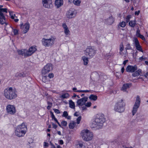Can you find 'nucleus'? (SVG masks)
I'll return each instance as SVG.
<instances>
[{"instance_id":"f257e3e1","label":"nucleus","mask_w":148,"mask_h":148,"mask_svg":"<svg viewBox=\"0 0 148 148\" xmlns=\"http://www.w3.org/2000/svg\"><path fill=\"white\" fill-rule=\"evenodd\" d=\"M105 121V119L103 115L100 114H97L92 121L90 127L95 130L99 129L102 127L103 123Z\"/></svg>"},{"instance_id":"f03ea898","label":"nucleus","mask_w":148,"mask_h":148,"mask_svg":"<svg viewBox=\"0 0 148 148\" xmlns=\"http://www.w3.org/2000/svg\"><path fill=\"white\" fill-rule=\"evenodd\" d=\"M4 95L7 99L12 100L16 98L17 96L16 92L13 90L12 88H8L4 90Z\"/></svg>"},{"instance_id":"7ed1b4c3","label":"nucleus","mask_w":148,"mask_h":148,"mask_svg":"<svg viewBox=\"0 0 148 148\" xmlns=\"http://www.w3.org/2000/svg\"><path fill=\"white\" fill-rule=\"evenodd\" d=\"M81 134L83 139L86 141H88L91 140L93 137L92 133L88 130H82Z\"/></svg>"},{"instance_id":"20e7f679","label":"nucleus","mask_w":148,"mask_h":148,"mask_svg":"<svg viewBox=\"0 0 148 148\" xmlns=\"http://www.w3.org/2000/svg\"><path fill=\"white\" fill-rule=\"evenodd\" d=\"M125 103L123 102V100L121 99L115 105L114 110L119 112H122L125 109Z\"/></svg>"},{"instance_id":"39448f33","label":"nucleus","mask_w":148,"mask_h":148,"mask_svg":"<svg viewBox=\"0 0 148 148\" xmlns=\"http://www.w3.org/2000/svg\"><path fill=\"white\" fill-rule=\"evenodd\" d=\"M55 39V38L52 37L49 39L43 38L42 39V45L45 47H51L54 44Z\"/></svg>"},{"instance_id":"423d86ee","label":"nucleus","mask_w":148,"mask_h":148,"mask_svg":"<svg viewBox=\"0 0 148 148\" xmlns=\"http://www.w3.org/2000/svg\"><path fill=\"white\" fill-rule=\"evenodd\" d=\"M97 50L92 47H89L85 51V55L89 58H92L95 54Z\"/></svg>"},{"instance_id":"0eeeda50","label":"nucleus","mask_w":148,"mask_h":148,"mask_svg":"<svg viewBox=\"0 0 148 148\" xmlns=\"http://www.w3.org/2000/svg\"><path fill=\"white\" fill-rule=\"evenodd\" d=\"M140 101L141 100L140 96L138 95H137L136 97V101L133 107L132 110L133 115H134L136 113L138 109L140 106Z\"/></svg>"},{"instance_id":"6e6552de","label":"nucleus","mask_w":148,"mask_h":148,"mask_svg":"<svg viewBox=\"0 0 148 148\" xmlns=\"http://www.w3.org/2000/svg\"><path fill=\"white\" fill-rule=\"evenodd\" d=\"M53 69L52 66L51 64H48L43 68L42 71V75H44L48 73Z\"/></svg>"},{"instance_id":"1a4fd4ad","label":"nucleus","mask_w":148,"mask_h":148,"mask_svg":"<svg viewBox=\"0 0 148 148\" xmlns=\"http://www.w3.org/2000/svg\"><path fill=\"white\" fill-rule=\"evenodd\" d=\"M7 9L0 8V23L2 25L5 23V17L2 12H7Z\"/></svg>"},{"instance_id":"9d476101","label":"nucleus","mask_w":148,"mask_h":148,"mask_svg":"<svg viewBox=\"0 0 148 148\" xmlns=\"http://www.w3.org/2000/svg\"><path fill=\"white\" fill-rule=\"evenodd\" d=\"M6 110L7 112L10 114H14L16 112L15 108L12 105H8L6 107Z\"/></svg>"},{"instance_id":"9b49d317","label":"nucleus","mask_w":148,"mask_h":148,"mask_svg":"<svg viewBox=\"0 0 148 148\" xmlns=\"http://www.w3.org/2000/svg\"><path fill=\"white\" fill-rule=\"evenodd\" d=\"M43 6L45 8H52L53 6L51 0H42Z\"/></svg>"},{"instance_id":"f8f14e48","label":"nucleus","mask_w":148,"mask_h":148,"mask_svg":"<svg viewBox=\"0 0 148 148\" xmlns=\"http://www.w3.org/2000/svg\"><path fill=\"white\" fill-rule=\"evenodd\" d=\"M138 69L137 66L136 65L134 66L129 65L126 69L127 72L130 73H134Z\"/></svg>"},{"instance_id":"ddd939ff","label":"nucleus","mask_w":148,"mask_h":148,"mask_svg":"<svg viewBox=\"0 0 148 148\" xmlns=\"http://www.w3.org/2000/svg\"><path fill=\"white\" fill-rule=\"evenodd\" d=\"M16 135L18 137L23 136L26 133V131L21 130L17 127L15 131Z\"/></svg>"},{"instance_id":"4468645a","label":"nucleus","mask_w":148,"mask_h":148,"mask_svg":"<svg viewBox=\"0 0 148 148\" xmlns=\"http://www.w3.org/2000/svg\"><path fill=\"white\" fill-rule=\"evenodd\" d=\"M88 99L87 97H85L78 100L77 102V105L79 106H82L85 104L86 102L87 101Z\"/></svg>"},{"instance_id":"2eb2a0df","label":"nucleus","mask_w":148,"mask_h":148,"mask_svg":"<svg viewBox=\"0 0 148 148\" xmlns=\"http://www.w3.org/2000/svg\"><path fill=\"white\" fill-rule=\"evenodd\" d=\"M66 16L67 18L69 19L74 17L75 16V14L74 13L73 9H70L67 11Z\"/></svg>"},{"instance_id":"dca6fc26","label":"nucleus","mask_w":148,"mask_h":148,"mask_svg":"<svg viewBox=\"0 0 148 148\" xmlns=\"http://www.w3.org/2000/svg\"><path fill=\"white\" fill-rule=\"evenodd\" d=\"M23 24L20 25L21 28V29L24 28L23 31V33L24 34L26 33L29 30V24L28 23H26L23 26Z\"/></svg>"},{"instance_id":"f3484780","label":"nucleus","mask_w":148,"mask_h":148,"mask_svg":"<svg viewBox=\"0 0 148 148\" xmlns=\"http://www.w3.org/2000/svg\"><path fill=\"white\" fill-rule=\"evenodd\" d=\"M36 50V49L34 46H32L30 47L29 50H27L28 56L31 55Z\"/></svg>"},{"instance_id":"a211bd4d","label":"nucleus","mask_w":148,"mask_h":148,"mask_svg":"<svg viewBox=\"0 0 148 148\" xmlns=\"http://www.w3.org/2000/svg\"><path fill=\"white\" fill-rule=\"evenodd\" d=\"M134 41L136 49L140 51L143 52V50L141 49V47L140 45L138 39L136 38H135L134 39Z\"/></svg>"},{"instance_id":"6ab92c4d","label":"nucleus","mask_w":148,"mask_h":148,"mask_svg":"<svg viewBox=\"0 0 148 148\" xmlns=\"http://www.w3.org/2000/svg\"><path fill=\"white\" fill-rule=\"evenodd\" d=\"M18 54L21 55L25 57H27V50L23 49L21 50H19L17 51Z\"/></svg>"},{"instance_id":"aec40b11","label":"nucleus","mask_w":148,"mask_h":148,"mask_svg":"<svg viewBox=\"0 0 148 148\" xmlns=\"http://www.w3.org/2000/svg\"><path fill=\"white\" fill-rule=\"evenodd\" d=\"M62 27L64 29V32L65 34L67 36L69 35L70 31L65 23H64L62 24Z\"/></svg>"},{"instance_id":"412c9836","label":"nucleus","mask_w":148,"mask_h":148,"mask_svg":"<svg viewBox=\"0 0 148 148\" xmlns=\"http://www.w3.org/2000/svg\"><path fill=\"white\" fill-rule=\"evenodd\" d=\"M57 8H58L63 4V0H56L55 3Z\"/></svg>"},{"instance_id":"4be33fe9","label":"nucleus","mask_w":148,"mask_h":148,"mask_svg":"<svg viewBox=\"0 0 148 148\" xmlns=\"http://www.w3.org/2000/svg\"><path fill=\"white\" fill-rule=\"evenodd\" d=\"M21 130L25 131V129H27V126L24 123H23L21 125H18L17 127Z\"/></svg>"},{"instance_id":"5701e85b","label":"nucleus","mask_w":148,"mask_h":148,"mask_svg":"<svg viewBox=\"0 0 148 148\" xmlns=\"http://www.w3.org/2000/svg\"><path fill=\"white\" fill-rule=\"evenodd\" d=\"M130 84L127 83L123 85L121 90L123 91H125L127 88H129Z\"/></svg>"},{"instance_id":"b1692460","label":"nucleus","mask_w":148,"mask_h":148,"mask_svg":"<svg viewBox=\"0 0 148 148\" xmlns=\"http://www.w3.org/2000/svg\"><path fill=\"white\" fill-rule=\"evenodd\" d=\"M25 76L26 74L23 72H17L15 75V76L17 77H24Z\"/></svg>"},{"instance_id":"393cba45","label":"nucleus","mask_w":148,"mask_h":148,"mask_svg":"<svg viewBox=\"0 0 148 148\" xmlns=\"http://www.w3.org/2000/svg\"><path fill=\"white\" fill-rule=\"evenodd\" d=\"M82 59L84 62V64L85 66L87 65L88 62V58H87L85 56H83L82 57Z\"/></svg>"},{"instance_id":"a878e982","label":"nucleus","mask_w":148,"mask_h":148,"mask_svg":"<svg viewBox=\"0 0 148 148\" xmlns=\"http://www.w3.org/2000/svg\"><path fill=\"white\" fill-rule=\"evenodd\" d=\"M136 119L138 121H142L144 120V118L142 115L138 114L137 115Z\"/></svg>"},{"instance_id":"bb28decb","label":"nucleus","mask_w":148,"mask_h":148,"mask_svg":"<svg viewBox=\"0 0 148 148\" xmlns=\"http://www.w3.org/2000/svg\"><path fill=\"white\" fill-rule=\"evenodd\" d=\"M76 124V123L74 122L73 121L71 122L69 125V127L70 129H73L74 128L75 125Z\"/></svg>"},{"instance_id":"cd10ccee","label":"nucleus","mask_w":148,"mask_h":148,"mask_svg":"<svg viewBox=\"0 0 148 148\" xmlns=\"http://www.w3.org/2000/svg\"><path fill=\"white\" fill-rule=\"evenodd\" d=\"M69 107L71 108H75V105L74 103L72 100H70L69 101Z\"/></svg>"},{"instance_id":"c85d7f7f","label":"nucleus","mask_w":148,"mask_h":148,"mask_svg":"<svg viewBox=\"0 0 148 148\" xmlns=\"http://www.w3.org/2000/svg\"><path fill=\"white\" fill-rule=\"evenodd\" d=\"M89 98L91 100L96 101L97 99V97L96 95H91L89 96Z\"/></svg>"},{"instance_id":"c756f323","label":"nucleus","mask_w":148,"mask_h":148,"mask_svg":"<svg viewBox=\"0 0 148 148\" xmlns=\"http://www.w3.org/2000/svg\"><path fill=\"white\" fill-rule=\"evenodd\" d=\"M130 26L132 27H134L136 24V21H130L129 23Z\"/></svg>"},{"instance_id":"7c9ffc66","label":"nucleus","mask_w":148,"mask_h":148,"mask_svg":"<svg viewBox=\"0 0 148 148\" xmlns=\"http://www.w3.org/2000/svg\"><path fill=\"white\" fill-rule=\"evenodd\" d=\"M81 2V1H80V0H74L73 1V3L75 5H77V6H79L80 5Z\"/></svg>"},{"instance_id":"2f4dec72","label":"nucleus","mask_w":148,"mask_h":148,"mask_svg":"<svg viewBox=\"0 0 148 148\" xmlns=\"http://www.w3.org/2000/svg\"><path fill=\"white\" fill-rule=\"evenodd\" d=\"M69 96L68 93H65L63 94L61 96V97L63 98H66L68 97Z\"/></svg>"},{"instance_id":"473e14b6","label":"nucleus","mask_w":148,"mask_h":148,"mask_svg":"<svg viewBox=\"0 0 148 148\" xmlns=\"http://www.w3.org/2000/svg\"><path fill=\"white\" fill-rule=\"evenodd\" d=\"M9 12L10 14V16H11V18L12 19H14V16H15V15L14 14V15H13L12 12L9 11Z\"/></svg>"},{"instance_id":"72a5a7b5","label":"nucleus","mask_w":148,"mask_h":148,"mask_svg":"<svg viewBox=\"0 0 148 148\" xmlns=\"http://www.w3.org/2000/svg\"><path fill=\"white\" fill-rule=\"evenodd\" d=\"M77 148H86L85 146L82 143H79L77 145Z\"/></svg>"},{"instance_id":"f704fd0d","label":"nucleus","mask_w":148,"mask_h":148,"mask_svg":"<svg viewBox=\"0 0 148 148\" xmlns=\"http://www.w3.org/2000/svg\"><path fill=\"white\" fill-rule=\"evenodd\" d=\"M119 25L121 27H124L126 25L124 21H122V22L120 23Z\"/></svg>"},{"instance_id":"c9c22d12","label":"nucleus","mask_w":148,"mask_h":148,"mask_svg":"<svg viewBox=\"0 0 148 148\" xmlns=\"http://www.w3.org/2000/svg\"><path fill=\"white\" fill-rule=\"evenodd\" d=\"M126 47L125 48V49L127 50H130V49H132V48L130 46V44H127L126 45Z\"/></svg>"},{"instance_id":"e433bc0d","label":"nucleus","mask_w":148,"mask_h":148,"mask_svg":"<svg viewBox=\"0 0 148 148\" xmlns=\"http://www.w3.org/2000/svg\"><path fill=\"white\" fill-rule=\"evenodd\" d=\"M68 114L67 113V112L66 111H64L63 112V114L62 115V116L64 117L65 118L67 116H68Z\"/></svg>"},{"instance_id":"4c0bfd02","label":"nucleus","mask_w":148,"mask_h":148,"mask_svg":"<svg viewBox=\"0 0 148 148\" xmlns=\"http://www.w3.org/2000/svg\"><path fill=\"white\" fill-rule=\"evenodd\" d=\"M61 124L63 126H66L67 123L66 121H63L61 122Z\"/></svg>"},{"instance_id":"58836bf2","label":"nucleus","mask_w":148,"mask_h":148,"mask_svg":"<svg viewBox=\"0 0 148 148\" xmlns=\"http://www.w3.org/2000/svg\"><path fill=\"white\" fill-rule=\"evenodd\" d=\"M124 47L123 44H121L120 45V52H122L123 50Z\"/></svg>"},{"instance_id":"ea45409f","label":"nucleus","mask_w":148,"mask_h":148,"mask_svg":"<svg viewBox=\"0 0 148 148\" xmlns=\"http://www.w3.org/2000/svg\"><path fill=\"white\" fill-rule=\"evenodd\" d=\"M81 116H79L77 119V124L79 123L80 121H81Z\"/></svg>"},{"instance_id":"a19ab883","label":"nucleus","mask_w":148,"mask_h":148,"mask_svg":"<svg viewBox=\"0 0 148 148\" xmlns=\"http://www.w3.org/2000/svg\"><path fill=\"white\" fill-rule=\"evenodd\" d=\"M47 77L46 76H44L43 77L42 79V82H47Z\"/></svg>"},{"instance_id":"79ce46f5","label":"nucleus","mask_w":148,"mask_h":148,"mask_svg":"<svg viewBox=\"0 0 148 148\" xmlns=\"http://www.w3.org/2000/svg\"><path fill=\"white\" fill-rule=\"evenodd\" d=\"M138 37H139L142 39L143 40H145V38L144 37V36L142 35L141 34H139V36H137Z\"/></svg>"},{"instance_id":"37998d69","label":"nucleus","mask_w":148,"mask_h":148,"mask_svg":"<svg viewBox=\"0 0 148 148\" xmlns=\"http://www.w3.org/2000/svg\"><path fill=\"white\" fill-rule=\"evenodd\" d=\"M14 35H16L18 34V31L17 29H14L13 30Z\"/></svg>"},{"instance_id":"c03bdc74","label":"nucleus","mask_w":148,"mask_h":148,"mask_svg":"<svg viewBox=\"0 0 148 148\" xmlns=\"http://www.w3.org/2000/svg\"><path fill=\"white\" fill-rule=\"evenodd\" d=\"M50 114L51 115V117L52 119H54L56 117L53 114V112H52V111H51L50 112Z\"/></svg>"},{"instance_id":"a18cd8bd","label":"nucleus","mask_w":148,"mask_h":148,"mask_svg":"<svg viewBox=\"0 0 148 148\" xmlns=\"http://www.w3.org/2000/svg\"><path fill=\"white\" fill-rule=\"evenodd\" d=\"M132 76L133 77H135L136 76H139V75L135 71V72H134V73L132 74Z\"/></svg>"},{"instance_id":"49530a36","label":"nucleus","mask_w":148,"mask_h":148,"mask_svg":"<svg viewBox=\"0 0 148 148\" xmlns=\"http://www.w3.org/2000/svg\"><path fill=\"white\" fill-rule=\"evenodd\" d=\"M141 70L140 69L136 71V72L137 73V74L138 75H140V73H141Z\"/></svg>"},{"instance_id":"de8ad7c7","label":"nucleus","mask_w":148,"mask_h":148,"mask_svg":"<svg viewBox=\"0 0 148 148\" xmlns=\"http://www.w3.org/2000/svg\"><path fill=\"white\" fill-rule=\"evenodd\" d=\"M91 103L90 102H88L85 104V106L87 107H89L91 106Z\"/></svg>"},{"instance_id":"09e8293b","label":"nucleus","mask_w":148,"mask_h":148,"mask_svg":"<svg viewBox=\"0 0 148 148\" xmlns=\"http://www.w3.org/2000/svg\"><path fill=\"white\" fill-rule=\"evenodd\" d=\"M53 110L55 113L58 114L60 113V112L58 110L54 109Z\"/></svg>"},{"instance_id":"8fccbe9b","label":"nucleus","mask_w":148,"mask_h":148,"mask_svg":"<svg viewBox=\"0 0 148 148\" xmlns=\"http://www.w3.org/2000/svg\"><path fill=\"white\" fill-rule=\"evenodd\" d=\"M130 16L129 15L127 16V17L126 18V21L127 23L130 21Z\"/></svg>"},{"instance_id":"3c124183","label":"nucleus","mask_w":148,"mask_h":148,"mask_svg":"<svg viewBox=\"0 0 148 148\" xmlns=\"http://www.w3.org/2000/svg\"><path fill=\"white\" fill-rule=\"evenodd\" d=\"M48 76L50 78H52L54 77V75L53 73H51L49 74Z\"/></svg>"},{"instance_id":"603ef678","label":"nucleus","mask_w":148,"mask_h":148,"mask_svg":"<svg viewBox=\"0 0 148 148\" xmlns=\"http://www.w3.org/2000/svg\"><path fill=\"white\" fill-rule=\"evenodd\" d=\"M52 125L53 126V128L56 129L57 127L58 126H57V125L54 124L53 123H52Z\"/></svg>"},{"instance_id":"864d4df0","label":"nucleus","mask_w":148,"mask_h":148,"mask_svg":"<svg viewBox=\"0 0 148 148\" xmlns=\"http://www.w3.org/2000/svg\"><path fill=\"white\" fill-rule=\"evenodd\" d=\"M140 31L139 29H138L136 31V36L137 37L139 36V34H140Z\"/></svg>"},{"instance_id":"5fc2aeb1","label":"nucleus","mask_w":148,"mask_h":148,"mask_svg":"<svg viewBox=\"0 0 148 148\" xmlns=\"http://www.w3.org/2000/svg\"><path fill=\"white\" fill-rule=\"evenodd\" d=\"M44 146L45 147H48L49 146L48 143L46 142H45L44 143Z\"/></svg>"},{"instance_id":"6e6d98bb","label":"nucleus","mask_w":148,"mask_h":148,"mask_svg":"<svg viewBox=\"0 0 148 148\" xmlns=\"http://www.w3.org/2000/svg\"><path fill=\"white\" fill-rule=\"evenodd\" d=\"M140 13V11H136L135 12V15H138Z\"/></svg>"},{"instance_id":"4d7b16f0","label":"nucleus","mask_w":148,"mask_h":148,"mask_svg":"<svg viewBox=\"0 0 148 148\" xmlns=\"http://www.w3.org/2000/svg\"><path fill=\"white\" fill-rule=\"evenodd\" d=\"M128 62V60H124L123 62V64H124V65H125L126 64V63Z\"/></svg>"},{"instance_id":"13d9d810","label":"nucleus","mask_w":148,"mask_h":148,"mask_svg":"<svg viewBox=\"0 0 148 148\" xmlns=\"http://www.w3.org/2000/svg\"><path fill=\"white\" fill-rule=\"evenodd\" d=\"M47 104L48 105V106H52V103H51L49 101L47 102Z\"/></svg>"},{"instance_id":"bf43d9fd","label":"nucleus","mask_w":148,"mask_h":148,"mask_svg":"<svg viewBox=\"0 0 148 148\" xmlns=\"http://www.w3.org/2000/svg\"><path fill=\"white\" fill-rule=\"evenodd\" d=\"M86 106H84V107H82V110L83 111H84V110H86L87 108H86Z\"/></svg>"},{"instance_id":"052dcab7","label":"nucleus","mask_w":148,"mask_h":148,"mask_svg":"<svg viewBox=\"0 0 148 148\" xmlns=\"http://www.w3.org/2000/svg\"><path fill=\"white\" fill-rule=\"evenodd\" d=\"M60 144V145H62L63 144V142L62 140H60L59 141Z\"/></svg>"},{"instance_id":"680f3d73","label":"nucleus","mask_w":148,"mask_h":148,"mask_svg":"<svg viewBox=\"0 0 148 148\" xmlns=\"http://www.w3.org/2000/svg\"><path fill=\"white\" fill-rule=\"evenodd\" d=\"M82 92H89V91L88 90H82Z\"/></svg>"},{"instance_id":"e2e57ef3","label":"nucleus","mask_w":148,"mask_h":148,"mask_svg":"<svg viewBox=\"0 0 148 148\" xmlns=\"http://www.w3.org/2000/svg\"><path fill=\"white\" fill-rule=\"evenodd\" d=\"M109 20H112V22H113V17L112 16L111 17H110L109 18Z\"/></svg>"},{"instance_id":"0e129e2a","label":"nucleus","mask_w":148,"mask_h":148,"mask_svg":"<svg viewBox=\"0 0 148 148\" xmlns=\"http://www.w3.org/2000/svg\"><path fill=\"white\" fill-rule=\"evenodd\" d=\"M124 70H125V69H124V67H122L121 69V72L122 73L124 72Z\"/></svg>"},{"instance_id":"69168bd1","label":"nucleus","mask_w":148,"mask_h":148,"mask_svg":"<svg viewBox=\"0 0 148 148\" xmlns=\"http://www.w3.org/2000/svg\"><path fill=\"white\" fill-rule=\"evenodd\" d=\"M148 76V72H147L144 75V76L146 77H147V76Z\"/></svg>"},{"instance_id":"338daca9","label":"nucleus","mask_w":148,"mask_h":148,"mask_svg":"<svg viewBox=\"0 0 148 148\" xmlns=\"http://www.w3.org/2000/svg\"><path fill=\"white\" fill-rule=\"evenodd\" d=\"M74 116H78V115L77 114V112H76L74 114Z\"/></svg>"},{"instance_id":"774afa93","label":"nucleus","mask_w":148,"mask_h":148,"mask_svg":"<svg viewBox=\"0 0 148 148\" xmlns=\"http://www.w3.org/2000/svg\"><path fill=\"white\" fill-rule=\"evenodd\" d=\"M145 63L146 65L148 66V61H145Z\"/></svg>"}]
</instances>
